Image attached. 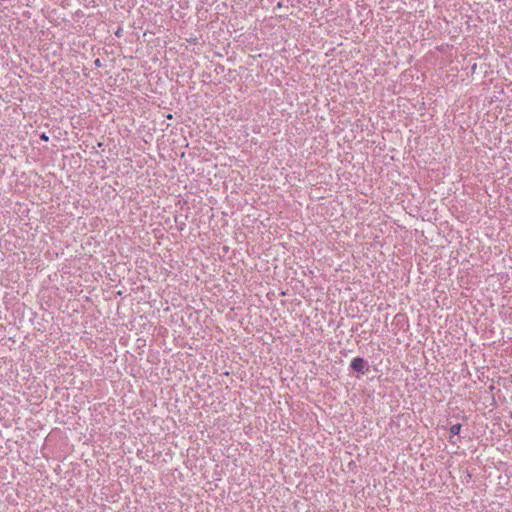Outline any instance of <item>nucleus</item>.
I'll use <instances>...</instances> for the list:
<instances>
[{"label":"nucleus","mask_w":512,"mask_h":512,"mask_svg":"<svg viewBox=\"0 0 512 512\" xmlns=\"http://www.w3.org/2000/svg\"><path fill=\"white\" fill-rule=\"evenodd\" d=\"M351 368L357 372L364 374L367 371V363L361 357H356L351 362Z\"/></svg>","instance_id":"nucleus-1"},{"label":"nucleus","mask_w":512,"mask_h":512,"mask_svg":"<svg viewBox=\"0 0 512 512\" xmlns=\"http://www.w3.org/2000/svg\"><path fill=\"white\" fill-rule=\"evenodd\" d=\"M461 430V424H455L450 428V434L452 436L458 435Z\"/></svg>","instance_id":"nucleus-2"},{"label":"nucleus","mask_w":512,"mask_h":512,"mask_svg":"<svg viewBox=\"0 0 512 512\" xmlns=\"http://www.w3.org/2000/svg\"><path fill=\"white\" fill-rule=\"evenodd\" d=\"M41 139H42V140L47 141V140H48V137L46 136V134H45V133H43V134L41 135Z\"/></svg>","instance_id":"nucleus-3"}]
</instances>
